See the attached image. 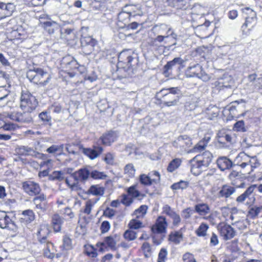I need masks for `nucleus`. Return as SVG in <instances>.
<instances>
[{
	"mask_svg": "<svg viewBox=\"0 0 262 262\" xmlns=\"http://www.w3.org/2000/svg\"><path fill=\"white\" fill-rule=\"evenodd\" d=\"M91 174V171L86 167L80 168L74 172L72 177L77 181L84 182L89 179Z\"/></svg>",
	"mask_w": 262,
	"mask_h": 262,
	"instance_id": "412c9836",
	"label": "nucleus"
},
{
	"mask_svg": "<svg viewBox=\"0 0 262 262\" xmlns=\"http://www.w3.org/2000/svg\"><path fill=\"white\" fill-rule=\"evenodd\" d=\"M128 226L130 229H138L143 227L142 223L141 221L136 219L132 220L130 221Z\"/></svg>",
	"mask_w": 262,
	"mask_h": 262,
	"instance_id": "4d7b16f0",
	"label": "nucleus"
},
{
	"mask_svg": "<svg viewBox=\"0 0 262 262\" xmlns=\"http://www.w3.org/2000/svg\"><path fill=\"white\" fill-rule=\"evenodd\" d=\"M152 31L155 34H169L173 39H176L177 35L173 32L171 27L164 24L155 25L152 28Z\"/></svg>",
	"mask_w": 262,
	"mask_h": 262,
	"instance_id": "ddd939ff",
	"label": "nucleus"
},
{
	"mask_svg": "<svg viewBox=\"0 0 262 262\" xmlns=\"http://www.w3.org/2000/svg\"><path fill=\"white\" fill-rule=\"evenodd\" d=\"M167 227V223L166 218L160 216L157 219L156 224L151 227V231L155 233H165Z\"/></svg>",
	"mask_w": 262,
	"mask_h": 262,
	"instance_id": "a211bd4d",
	"label": "nucleus"
},
{
	"mask_svg": "<svg viewBox=\"0 0 262 262\" xmlns=\"http://www.w3.org/2000/svg\"><path fill=\"white\" fill-rule=\"evenodd\" d=\"M127 193L133 198H137L140 195V192L136 189V185H133L127 189Z\"/></svg>",
	"mask_w": 262,
	"mask_h": 262,
	"instance_id": "13d9d810",
	"label": "nucleus"
},
{
	"mask_svg": "<svg viewBox=\"0 0 262 262\" xmlns=\"http://www.w3.org/2000/svg\"><path fill=\"white\" fill-rule=\"evenodd\" d=\"M181 160L180 159L172 160L168 164L167 170L168 172H172L177 169L181 165Z\"/></svg>",
	"mask_w": 262,
	"mask_h": 262,
	"instance_id": "c03bdc74",
	"label": "nucleus"
},
{
	"mask_svg": "<svg viewBox=\"0 0 262 262\" xmlns=\"http://www.w3.org/2000/svg\"><path fill=\"white\" fill-rule=\"evenodd\" d=\"M195 67L197 68V70L199 72V74H196V77L202 79L204 81H207L210 79L209 76L205 73L200 64H195Z\"/></svg>",
	"mask_w": 262,
	"mask_h": 262,
	"instance_id": "49530a36",
	"label": "nucleus"
},
{
	"mask_svg": "<svg viewBox=\"0 0 262 262\" xmlns=\"http://www.w3.org/2000/svg\"><path fill=\"white\" fill-rule=\"evenodd\" d=\"M249 209L248 212V216L251 219H255L259 213L262 212V206H249Z\"/></svg>",
	"mask_w": 262,
	"mask_h": 262,
	"instance_id": "e433bc0d",
	"label": "nucleus"
},
{
	"mask_svg": "<svg viewBox=\"0 0 262 262\" xmlns=\"http://www.w3.org/2000/svg\"><path fill=\"white\" fill-rule=\"evenodd\" d=\"M234 136L230 134L225 133L220 134L218 137L217 142L219 144H220V146L225 147L226 146L225 141L230 144H232L234 141Z\"/></svg>",
	"mask_w": 262,
	"mask_h": 262,
	"instance_id": "c756f323",
	"label": "nucleus"
},
{
	"mask_svg": "<svg viewBox=\"0 0 262 262\" xmlns=\"http://www.w3.org/2000/svg\"><path fill=\"white\" fill-rule=\"evenodd\" d=\"M235 191V188L234 187L228 185H224L217 192V196L219 198H224L227 199L233 194Z\"/></svg>",
	"mask_w": 262,
	"mask_h": 262,
	"instance_id": "393cba45",
	"label": "nucleus"
},
{
	"mask_svg": "<svg viewBox=\"0 0 262 262\" xmlns=\"http://www.w3.org/2000/svg\"><path fill=\"white\" fill-rule=\"evenodd\" d=\"M183 238L182 233L180 231L171 232L169 235V240L175 244H179Z\"/></svg>",
	"mask_w": 262,
	"mask_h": 262,
	"instance_id": "a19ab883",
	"label": "nucleus"
},
{
	"mask_svg": "<svg viewBox=\"0 0 262 262\" xmlns=\"http://www.w3.org/2000/svg\"><path fill=\"white\" fill-rule=\"evenodd\" d=\"M124 173L129 178H133L135 176L136 169L132 164H127L124 168Z\"/></svg>",
	"mask_w": 262,
	"mask_h": 262,
	"instance_id": "de8ad7c7",
	"label": "nucleus"
},
{
	"mask_svg": "<svg viewBox=\"0 0 262 262\" xmlns=\"http://www.w3.org/2000/svg\"><path fill=\"white\" fill-rule=\"evenodd\" d=\"M49 233L48 226L46 225H41L37 232L38 238L41 243H46L47 235Z\"/></svg>",
	"mask_w": 262,
	"mask_h": 262,
	"instance_id": "7c9ffc66",
	"label": "nucleus"
},
{
	"mask_svg": "<svg viewBox=\"0 0 262 262\" xmlns=\"http://www.w3.org/2000/svg\"><path fill=\"white\" fill-rule=\"evenodd\" d=\"M31 112L29 111H24L23 113L18 112V122L20 123L31 122L32 121Z\"/></svg>",
	"mask_w": 262,
	"mask_h": 262,
	"instance_id": "f704fd0d",
	"label": "nucleus"
},
{
	"mask_svg": "<svg viewBox=\"0 0 262 262\" xmlns=\"http://www.w3.org/2000/svg\"><path fill=\"white\" fill-rule=\"evenodd\" d=\"M185 62L181 57H176L172 60L168 61L164 66V73H171L173 70V73H178L184 67Z\"/></svg>",
	"mask_w": 262,
	"mask_h": 262,
	"instance_id": "1a4fd4ad",
	"label": "nucleus"
},
{
	"mask_svg": "<svg viewBox=\"0 0 262 262\" xmlns=\"http://www.w3.org/2000/svg\"><path fill=\"white\" fill-rule=\"evenodd\" d=\"M199 73V72L197 70V68L195 67V65L194 66L190 67L188 69L187 76L189 77H196V75Z\"/></svg>",
	"mask_w": 262,
	"mask_h": 262,
	"instance_id": "e2e57ef3",
	"label": "nucleus"
},
{
	"mask_svg": "<svg viewBox=\"0 0 262 262\" xmlns=\"http://www.w3.org/2000/svg\"><path fill=\"white\" fill-rule=\"evenodd\" d=\"M124 237L127 241H131L135 239L137 237L136 232L132 230H127L124 233Z\"/></svg>",
	"mask_w": 262,
	"mask_h": 262,
	"instance_id": "5fc2aeb1",
	"label": "nucleus"
},
{
	"mask_svg": "<svg viewBox=\"0 0 262 262\" xmlns=\"http://www.w3.org/2000/svg\"><path fill=\"white\" fill-rule=\"evenodd\" d=\"M38 105L37 99L28 90H23L20 97V107L24 111L32 112Z\"/></svg>",
	"mask_w": 262,
	"mask_h": 262,
	"instance_id": "f03ea898",
	"label": "nucleus"
},
{
	"mask_svg": "<svg viewBox=\"0 0 262 262\" xmlns=\"http://www.w3.org/2000/svg\"><path fill=\"white\" fill-rule=\"evenodd\" d=\"M38 117L43 124L51 126L52 118L47 112H42L39 114Z\"/></svg>",
	"mask_w": 262,
	"mask_h": 262,
	"instance_id": "79ce46f5",
	"label": "nucleus"
},
{
	"mask_svg": "<svg viewBox=\"0 0 262 262\" xmlns=\"http://www.w3.org/2000/svg\"><path fill=\"white\" fill-rule=\"evenodd\" d=\"M80 43L83 53L90 55L94 50L97 41L91 36L82 35L80 38Z\"/></svg>",
	"mask_w": 262,
	"mask_h": 262,
	"instance_id": "423d86ee",
	"label": "nucleus"
},
{
	"mask_svg": "<svg viewBox=\"0 0 262 262\" xmlns=\"http://www.w3.org/2000/svg\"><path fill=\"white\" fill-rule=\"evenodd\" d=\"M188 186V182L184 181H181L178 183H174L171 186V189L177 190L179 189H185Z\"/></svg>",
	"mask_w": 262,
	"mask_h": 262,
	"instance_id": "6e6d98bb",
	"label": "nucleus"
},
{
	"mask_svg": "<svg viewBox=\"0 0 262 262\" xmlns=\"http://www.w3.org/2000/svg\"><path fill=\"white\" fill-rule=\"evenodd\" d=\"M139 181L141 184L145 186L158 184L160 181V174L157 171H151L148 175L141 174L139 177Z\"/></svg>",
	"mask_w": 262,
	"mask_h": 262,
	"instance_id": "0eeeda50",
	"label": "nucleus"
},
{
	"mask_svg": "<svg viewBox=\"0 0 262 262\" xmlns=\"http://www.w3.org/2000/svg\"><path fill=\"white\" fill-rule=\"evenodd\" d=\"M216 163L218 167L222 171L229 169L232 166V161L226 157H222L218 158Z\"/></svg>",
	"mask_w": 262,
	"mask_h": 262,
	"instance_id": "cd10ccee",
	"label": "nucleus"
},
{
	"mask_svg": "<svg viewBox=\"0 0 262 262\" xmlns=\"http://www.w3.org/2000/svg\"><path fill=\"white\" fill-rule=\"evenodd\" d=\"M232 225L236 226L239 230H244L247 228V222L245 220L235 221Z\"/></svg>",
	"mask_w": 262,
	"mask_h": 262,
	"instance_id": "864d4df0",
	"label": "nucleus"
},
{
	"mask_svg": "<svg viewBox=\"0 0 262 262\" xmlns=\"http://www.w3.org/2000/svg\"><path fill=\"white\" fill-rule=\"evenodd\" d=\"M195 157L196 159L204 165V168L209 165L213 158L212 154L209 151H205L202 154L196 155Z\"/></svg>",
	"mask_w": 262,
	"mask_h": 262,
	"instance_id": "a878e982",
	"label": "nucleus"
},
{
	"mask_svg": "<svg viewBox=\"0 0 262 262\" xmlns=\"http://www.w3.org/2000/svg\"><path fill=\"white\" fill-rule=\"evenodd\" d=\"M243 13L245 15V22L242 27L243 32L248 34L253 29L257 23L256 14L249 7L245 8Z\"/></svg>",
	"mask_w": 262,
	"mask_h": 262,
	"instance_id": "20e7f679",
	"label": "nucleus"
},
{
	"mask_svg": "<svg viewBox=\"0 0 262 262\" xmlns=\"http://www.w3.org/2000/svg\"><path fill=\"white\" fill-rule=\"evenodd\" d=\"M104 188L99 185H92L88 189L86 193L95 196H102L104 193Z\"/></svg>",
	"mask_w": 262,
	"mask_h": 262,
	"instance_id": "473e14b6",
	"label": "nucleus"
},
{
	"mask_svg": "<svg viewBox=\"0 0 262 262\" xmlns=\"http://www.w3.org/2000/svg\"><path fill=\"white\" fill-rule=\"evenodd\" d=\"M117 137L116 132L110 131L100 137L97 142V144L99 145L101 143L105 145H110L112 143L116 140Z\"/></svg>",
	"mask_w": 262,
	"mask_h": 262,
	"instance_id": "5701e85b",
	"label": "nucleus"
},
{
	"mask_svg": "<svg viewBox=\"0 0 262 262\" xmlns=\"http://www.w3.org/2000/svg\"><path fill=\"white\" fill-rule=\"evenodd\" d=\"M170 218L172 220V225L175 227H178L181 222V218L180 215L175 213Z\"/></svg>",
	"mask_w": 262,
	"mask_h": 262,
	"instance_id": "338daca9",
	"label": "nucleus"
},
{
	"mask_svg": "<svg viewBox=\"0 0 262 262\" xmlns=\"http://www.w3.org/2000/svg\"><path fill=\"white\" fill-rule=\"evenodd\" d=\"M100 245L101 246L100 250L101 251L102 250V247H104L105 245H107L112 250H115L116 242L112 236H109L105 237L104 242L101 243Z\"/></svg>",
	"mask_w": 262,
	"mask_h": 262,
	"instance_id": "58836bf2",
	"label": "nucleus"
},
{
	"mask_svg": "<svg viewBox=\"0 0 262 262\" xmlns=\"http://www.w3.org/2000/svg\"><path fill=\"white\" fill-rule=\"evenodd\" d=\"M99 198H96L94 200H89L85 202L83 212L88 215L91 212L93 206L99 200Z\"/></svg>",
	"mask_w": 262,
	"mask_h": 262,
	"instance_id": "37998d69",
	"label": "nucleus"
},
{
	"mask_svg": "<svg viewBox=\"0 0 262 262\" xmlns=\"http://www.w3.org/2000/svg\"><path fill=\"white\" fill-rule=\"evenodd\" d=\"M116 211L113 209L107 207L103 211V215L108 218L112 219L116 214Z\"/></svg>",
	"mask_w": 262,
	"mask_h": 262,
	"instance_id": "69168bd1",
	"label": "nucleus"
},
{
	"mask_svg": "<svg viewBox=\"0 0 262 262\" xmlns=\"http://www.w3.org/2000/svg\"><path fill=\"white\" fill-rule=\"evenodd\" d=\"M124 11H126L130 17H135L136 16H142L143 14V12L140 8H137L134 5H126L123 7Z\"/></svg>",
	"mask_w": 262,
	"mask_h": 262,
	"instance_id": "2f4dec72",
	"label": "nucleus"
},
{
	"mask_svg": "<svg viewBox=\"0 0 262 262\" xmlns=\"http://www.w3.org/2000/svg\"><path fill=\"white\" fill-rule=\"evenodd\" d=\"M168 94H171L174 96H178L180 94V91L178 88H170L167 90H163L161 92H165Z\"/></svg>",
	"mask_w": 262,
	"mask_h": 262,
	"instance_id": "052dcab7",
	"label": "nucleus"
},
{
	"mask_svg": "<svg viewBox=\"0 0 262 262\" xmlns=\"http://www.w3.org/2000/svg\"><path fill=\"white\" fill-rule=\"evenodd\" d=\"M209 228V226L205 223H202L196 230V233L199 236H205Z\"/></svg>",
	"mask_w": 262,
	"mask_h": 262,
	"instance_id": "09e8293b",
	"label": "nucleus"
},
{
	"mask_svg": "<svg viewBox=\"0 0 262 262\" xmlns=\"http://www.w3.org/2000/svg\"><path fill=\"white\" fill-rule=\"evenodd\" d=\"M90 176L94 179H105L107 176L103 172H100L97 170H93L91 171Z\"/></svg>",
	"mask_w": 262,
	"mask_h": 262,
	"instance_id": "8fccbe9b",
	"label": "nucleus"
},
{
	"mask_svg": "<svg viewBox=\"0 0 262 262\" xmlns=\"http://www.w3.org/2000/svg\"><path fill=\"white\" fill-rule=\"evenodd\" d=\"M239 159L242 160H247L249 164L250 170L248 171L250 173L253 170V168H255L260 165V163L256 156L250 157L247 155L245 152H241L237 157V160Z\"/></svg>",
	"mask_w": 262,
	"mask_h": 262,
	"instance_id": "6ab92c4d",
	"label": "nucleus"
},
{
	"mask_svg": "<svg viewBox=\"0 0 262 262\" xmlns=\"http://www.w3.org/2000/svg\"><path fill=\"white\" fill-rule=\"evenodd\" d=\"M233 129L236 132H245L246 131L244 121L241 120L236 122L233 126Z\"/></svg>",
	"mask_w": 262,
	"mask_h": 262,
	"instance_id": "603ef678",
	"label": "nucleus"
},
{
	"mask_svg": "<svg viewBox=\"0 0 262 262\" xmlns=\"http://www.w3.org/2000/svg\"><path fill=\"white\" fill-rule=\"evenodd\" d=\"M39 21L41 27L49 34H53L60 29L59 25L50 18L43 20V17H41Z\"/></svg>",
	"mask_w": 262,
	"mask_h": 262,
	"instance_id": "4468645a",
	"label": "nucleus"
},
{
	"mask_svg": "<svg viewBox=\"0 0 262 262\" xmlns=\"http://www.w3.org/2000/svg\"><path fill=\"white\" fill-rule=\"evenodd\" d=\"M162 210H163V213L164 214H166L167 215H168V216H169L170 217L174 215V214L175 213H176L174 210L173 209H172L169 205H164L163 208H162Z\"/></svg>",
	"mask_w": 262,
	"mask_h": 262,
	"instance_id": "0e129e2a",
	"label": "nucleus"
},
{
	"mask_svg": "<svg viewBox=\"0 0 262 262\" xmlns=\"http://www.w3.org/2000/svg\"><path fill=\"white\" fill-rule=\"evenodd\" d=\"M234 80L231 76L226 75H224L221 81L219 82L217 89L222 92L225 89L228 96L231 95V89L233 86Z\"/></svg>",
	"mask_w": 262,
	"mask_h": 262,
	"instance_id": "f8f14e48",
	"label": "nucleus"
},
{
	"mask_svg": "<svg viewBox=\"0 0 262 262\" xmlns=\"http://www.w3.org/2000/svg\"><path fill=\"white\" fill-rule=\"evenodd\" d=\"M221 236L224 240H229L233 238L236 235V232L229 225L220 223L217 226Z\"/></svg>",
	"mask_w": 262,
	"mask_h": 262,
	"instance_id": "2eb2a0df",
	"label": "nucleus"
},
{
	"mask_svg": "<svg viewBox=\"0 0 262 262\" xmlns=\"http://www.w3.org/2000/svg\"><path fill=\"white\" fill-rule=\"evenodd\" d=\"M74 145H77L82 152L91 159H94L97 158L100 154H102L103 149L100 146H94L93 148H84L83 146L77 143V144L72 143Z\"/></svg>",
	"mask_w": 262,
	"mask_h": 262,
	"instance_id": "9d476101",
	"label": "nucleus"
},
{
	"mask_svg": "<svg viewBox=\"0 0 262 262\" xmlns=\"http://www.w3.org/2000/svg\"><path fill=\"white\" fill-rule=\"evenodd\" d=\"M147 207L146 205H141L138 209H136L134 214L139 217L140 215L143 216L146 214Z\"/></svg>",
	"mask_w": 262,
	"mask_h": 262,
	"instance_id": "680f3d73",
	"label": "nucleus"
},
{
	"mask_svg": "<svg viewBox=\"0 0 262 262\" xmlns=\"http://www.w3.org/2000/svg\"><path fill=\"white\" fill-rule=\"evenodd\" d=\"M167 255V252L164 248L161 249L158 255V262H165Z\"/></svg>",
	"mask_w": 262,
	"mask_h": 262,
	"instance_id": "774afa93",
	"label": "nucleus"
},
{
	"mask_svg": "<svg viewBox=\"0 0 262 262\" xmlns=\"http://www.w3.org/2000/svg\"><path fill=\"white\" fill-rule=\"evenodd\" d=\"M35 219V214L34 212L30 209L24 210L21 214V217L20 219L21 223L25 224L30 223Z\"/></svg>",
	"mask_w": 262,
	"mask_h": 262,
	"instance_id": "c85d7f7f",
	"label": "nucleus"
},
{
	"mask_svg": "<svg viewBox=\"0 0 262 262\" xmlns=\"http://www.w3.org/2000/svg\"><path fill=\"white\" fill-rule=\"evenodd\" d=\"M24 192L31 196L38 195L41 190L38 183L33 181H26L22 183Z\"/></svg>",
	"mask_w": 262,
	"mask_h": 262,
	"instance_id": "6e6552de",
	"label": "nucleus"
},
{
	"mask_svg": "<svg viewBox=\"0 0 262 262\" xmlns=\"http://www.w3.org/2000/svg\"><path fill=\"white\" fill-rule=\"evenodd\" d=\"M195 211L201 215H205L210 211L209 206L205 203H200L195 205Z\"/></svg>",
	"mask_w": 262,
	"mask_h": 262,
	"instance_id": "c9c22d12",
	"label": "nucleus"
},
{
	"mask_svg": "<svg viewBox=\"0 0 262 262\" xmlns=\"http://www.w3.org/2000/svg\"><path fill=\"white\" fill-rule=\"evenodd\" d=\"M133 53L130 50L122 51L118 55V68L124 69L127 72L134 73V67L137 64L138 59L133 57Z\"/></svg>",
	"mask_w": 262,
	"mask_h": 262,
	"instance_id": "f257e3e1",
	"label": "nucleus"
},
{
	"mask_svg": "<svg viewBox=\"0 0 262 262\" xmlns=\"http://www.w3.org/2000/svg\"><path fill=\"white\" fill-rule=\"evenodd\" d=\"M64 172L61 171H54L49 176V179L52 181H61L64 179Z\"/></svg>",
	"mask_w": 262,
	"mask_h": 262,
	"instance_id": "a18cd8bd",
	"label": "nucleus"
},
{
	"mask_svg": "<svg viewBox=\"0 0 262 262\" xmlns=\"http://www.w3.org/2000/svg\"><path fill=\"white\" fill-rule=\"evenodd\" d=\"M64 145H52L46 149V151L54 155H60L62 153Z\"/></svg>",
	"mask_w": 262,
	"mask_h": 262,
	"instance_id": "4c0bfd02",
	"label": "nucleus"
},
{
	"mask_svg": "<svg viewBox=\"0 0 262 262\" xmlns=\"http://www.w3.org/2000/svg\"><path fill=\"white\" fill-rule=\"evenodd\" d=\"M12 215L8 214L6 212L0 211V227L2 229L8 228L14 230L16 226L12 220Z\"/></svg>",
	"mask_w": 262,
	"mask_h": 262,
	"instance_id": "9b49d317",
	"label": "nucleus"
},
{
	"mask_svg": "<svg viewBox=\"0 0 262 262\" xmlns=\"http://www.w3.org/2000/svg\"><path fill=\"white\" fill-rule=\"evenodd\" d=\"M10 92L4 86H0V107L4 106L9 101L8 98Z\"/></svg>",
	"mask_w": 262,
	"mask_h": 262,
	"instance_id": "72a5a7b5",
	"label": "nucleus"
},
{
	"mask_svg": "<svg viewBox=\"0 0 262 262\" xmlns=\"http://www.w3.org/2000/svg\"><path fill=\"white\" fill-rule=\"evenodd\" d=\"M64 222V219L58 214H54L52 217V226L56 232H60Z\"/></svg>",
	"mask_w": 262,
	"mask_h": 262,
	"instance_id": "bb28decb",
	"label": "nucleus"
},
{
	"mask_svg": "<svg viewBox=\"0 0 262 262\" xmlns=\"http://www.w3.org/2000/svg\"><path fill=\"white\" fill-rule=\"evenodd\" d=\"M27 77L31 82L42 85H46L50 79L48 73L40 68L29 70L27 73Z\"/></svg>",
	"mask_w": 262,
	"mask_h": 262,
	"instance_id": "7ed1b4c3",
	"label": "nucleus"
},
{
	"mask_svg": "<svg viewBox=\"0 0 262 262\" xmlns=\"http://www.w3.org/2000/svg\"><path fill=\"white\" fill-rule=\"evenodd\" d=\"M173 146L180 148L181 151L185 150L192 145L191 139L187 135L180 136L172 143Z\"/></svg>",
	"mask_w": 262,
	"mask_h": 262,
	"instance_id": "dca6fc26",
	"label": "nucleus"
},
{
	"mask_svg": "<svg viewBox=\"0 0 262 262\" xmlns=\"http://www.w3.org/2000/svg\"><path fill=\"white\" fill-rule=\"evenodd\" d=\"M256 188V185H251L242 194L236 199V202L238 204H243L246 202L247 205L251 206L255 201L254 190Z\"/></svg>",
	"mask_w": 262,
	"mask_h": 262,
	"instance_id": "39448f33",
	"label": "nucleus"
},
{
	"mask_svg": "<svg viewBox=\"0 0 262 262\" xmlns=\"http://www.w3.org/2000/svg\"><path fill=\"white\" fill-rule=\"evenodd\" d=\"M16 152L21 156H31L36 158H40L44 159L46 155L41 154L38 152L35 151L32 148L25 146H20L16 148Z\"/></svg>",
	"mask_w": 262,
	"mask_h": 262,
	"instance_id": "f3484780",
	"label": "nucleus"
},
{
	"mask_svg": "<svg viewBox=\"0 0 262 262\" xmlns=\"http://www.w3.org/2000/svg\"><path fill=\"white\" fill-rule=\"evenodd\" d=\"M130 17V14H129L126 11H124L123 8L122 10L118 15V21L119 23H122L125 26L128 23Z\"/></svg>",
	"mask_w": 262,
	"mask_h": 262,
	"instance_id": "ea45409f",
	"label": "nucleus"
},
{
	"mask_svg": "<svg viewBox=\"0 0 262 262\" xmlns=\"http://www.w3.org/2000/svg\"><path fill=\"white\" fill-rule=\"evenodd\" d=\"M63 247L66 250L71 249L72 247L71 239L67 235L63 237Z\"/></svg>",
	"mask_w": 262,
	"mask_h": 262,
	"instance_id": "bf43d9fd",
	"label": "nucleus"
},
{
	"mask_svg": "<svg viewBox=\"0 0 262 262\" xmlns=\"http://www.w3.org/2000/svg\"><path fill=\"white\" fill-rule=\"evenodd\" d=\"M66 68L71 70H76V69L82 68L84 69V67L79 65L78 63L75 59H72L66 63Z\"/></svg>",
	"mask_w": 262,
	"mask_h": 262,
	"instance_id": "3c124183",
	"label": "nucleus"
},
{
	"mask_svg": "<svg viewBox=\"0 0 262 262\" xmlns=\"http://www.w3.org/2000/svg\"><path fill=\"white\" fill-rule=\"evenodd\" d=\"M163 93L162 103L166 106H171L176 105L179 99L178 96H174L171 94Z\"/></svg>",
	"mask_w": 262,
	"mask_h": 262,
	"instance_id": "b1692460",
	"label": "nucleus"
},
{
	"mask_svg": "<svg viewBox=\"0 0 262 262\" xmlns=\"http://www.w3.org/2000/svg\"><path fill=\"white\" fill-rule=\"evenodd\" d=\"M15 6L13 3H2L0 5V18H4L6 17L10 16L15 10Z\"/></svg>",
	"mask_w": 262,
	"mask_h": 262,
	"instance_id": "aec40b11",
	"label": "nucleus"
},
{
	"mask_svg": "<svg viewBox=\"0 0 262 262\" xmlns=\"http://www.w3.org/2000/svg\"><path fill=\"white\" fill-rule=\"evenodd\" d=\"M191 172L194 176L199 175L204 169V166L202 163L196 159L195 156L189 161Z\"/></svg>",
	"mask_w": 262,
	"mask_h": 262,
	"instance_id": "4be33fe9",
	"label": "nucleus"
}]
</instances>
